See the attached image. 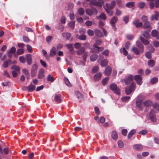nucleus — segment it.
<instances>
[{
    "instance_id": "13",
    "label": "nucleus",
    "mask_w": 159,
    "mask_h": 159,
    "mask_svg": "<svg viewBox=\"0 0 159 159\" xmlns=\"http://www.w3.org/2000/svg\"><path fill=\"white\" fill-rule=\"evenodd\" d=\"M136 46L139 48L141 52H143L144 51V47L143 45L139 41L136 42Z\"/></svg>"
},
{
    "instance_id": "23",
    "label": "nucleus",
    "mask_w": 159,
    "mask_h": 159,
    "mask_svg": "<svg viewBox=\"0 0 159 159\" xmlns=\"http://www.w3.org/2000/svg\"><path fill=\"white\" fill-rule=\"evenodd\" d=\"M112 69L110 66H107L105 69V74L107 75H109L111 73Z\"/></svg>"
},
{
    "instance_id": "27",
    "label": "nucleus",
    "mask_w": 159,
    "mask_h": 159,
    "mask_svg": "<svg viewBox=\"0 0 159 159\" xmlns=\"http://www.w3.org/2000/svg\"><path fill=\"white\" fill-rule=\"evenodd\" d=\"M131 51H133L136 55H139L140 52H141L140 50H139L137 48L134 46L132 47Z\"/></svg>"
},
{
    "instance_id": "14",
    "label": "nucleus",
    "mask_w": 159,
    "mask_h": 159,
    "mask_svg": "<svg viewBox=\"0 0 159 159\" xmlns=\"http://www.w3.org/2000/svg\"><path fill=\"white\" fill-rule=\"evenodd\" d=\"M26 60L27 63L29 65H30L32 62V55L30 54L26 55Z\"/></svg>"
},
{
    "instance_id": "7",
    "label": "nucleus",
    "mask_w": 159,
    "mask_h": 159,
    "mask_svg": "<svg viewBox=\"0 0 159 159\" xmlns=\"http://www.w3.org/2000/svg\"><path fill=\"white\" fill-rule=\"evenodd\" d=\"M118 20V18L116 16H113L110 20V23L111 25V26L114 28V30H116V25L115 23H116Z\"/></svg>"
},
{
    "instance_id": "32",
    "label": "nucleus",
    "mask_w": 159,
    "mask_h": 159,
    "mask_svg": "<svg viewBox=\"0 0 159 159\" xmlns=\"http://www.w3.org/2000/svg\"><path fill=\"white\" fill-rule=\"evenodd\" d=\"M136 132L135 129H133L128 134V139H130L132 137V136L135 134Z\"/></svg>"
},
{
    "instance_id": "42",
    "label": "nucleus",
    "mask_w": 159,
    "mask_h": 159,
    "mask_svg": "<svg viewBox=\"0 0 159 159\" xmlns=\"http://www.w3.org/2000/svg\"><path fill=\"white\" fill-rule=\"evenodd\" d=\"M102 41L100 40H98L96 41L95 43L93 45V46L95 47H98L97 45H100L102 43Z\"/></svg>"
},
{
    "instance_id": "9",
    "label": "nucleus",
    "mask_w": 159,
    "mask_h": 159,
    "mask_svg": "<svg viewBox=\"0 0 159 159\" xmlns=\"http://www.w3.org/2000/svg\"><path fill=\"white\" fill-rule=\"evenodd\" d=\"M134 79L138 85H140L142 83V77L140 75H136Z\"/></svg>"
},
{
    "instance_id": "53",
    "label": "nucleus",
    "mask_w": 159,
    "mask_h": 159,
    "mask_svg": "<svg viewBox=\"0 0 159 159\" xmlns=\"http://www.w3.org/2000/svg\"><path fill=\"white\" fill-rule=\"evenodd\" d=\"M88 56V52H85L83 54V55L82 56L83 58V61L85 62L86 61V58Z\"/></svg>"
},
{
    "instance_id": "3",
    "label": "nucleus",
    "mask_w": 159,
    "mask_h": 159,
    "mask_svg": "<svg viewBox=\"0 0 159 159\" xmlns=\"http://www.w3.org/2000/svg\"><path fill=\"white\" fill-rule=\"evenodd\" d=\"M134 78V77L133 75H130L127 77H125L122 80V81H124L126 84L128 85L132 82Z\"/></svg>"
},
{
    "instance_id": "4",
    "label": "nucleus",
    "mask_w": 159,
    "mask_h": 159,
    "mask_svg": "<svg viewBox=\"0 0 159 159\" xmlns=\"http://www.w3.org/2000/svg\"><path fill=\"white\" fill-rule=\"evenodd\" d=\"M100 2H98L96 0H91L90 1L89 4L92 5L99 7H102V4L104 3L103 0H99Z\"/></svg>"
},
{
    "instance_id": "45",
    "label": "nucleus",
    "mask_w": 159,
    "mask_h": 159,
    "mask_svg": "<svg viewBox=\"0 0 159 159\" xmlns=\"http://www.w3.org/2000/svg\"><path fill=\"white\" fill-rule=\"evenodd\" d=\"M66 46L70 51H72L73 50V47L72 44H67L66 45Z\"/></svg>"
},
{
    "instance_id": "25",
    "label": "nucleus",
    "mask_w": 159,
    "mask_h": 159,
    "mask_svg": "<svg viewBox=\"0 0 159 159\" xmlns=\"http://www.w3.org/2000/svg\"><path fill=\"white\" fill-rule=\"evenodd\" d=\"M98 57V55L96 54H93L90 57V60L91 61H96Z\"/></svg>"
},
{
    "instance_id": "30",
    "label": "nucleus",
    "mask_w": 159,
    "mask_h": 159,
    "mask_svg": "<svg viewBox=\"0 0 159 159\" xmlns=\"http://www.w3.org/2000/svg\"><path fill=\"white\" fill-rule=\"evenodd\" d=\"M75 94L78 99L80 100H82L83 97L82 95L80 92L77 91L75 92Z\"/></svg>"
},
{
    "instance_id": "5",
    "label": "nucleus",
    "mask_w": 159,
    "mask_h": 159,
    "mask_svg": "<svg viewBox=\"0 0 159 159\" xmlns=\"http://www.w3.org/2000/svg\"><path fill=\"white\" fill-rule=\"evenodd\" d=\"M135 89V87L134 84H132L130 86L126 88V93L127 95L130 94Z\"/></svg>"
},
{
    "instance_id": "19",
    "label": "nucleus",
    "mask_w": 159,
    "mask_h": 159,
    "mask_svg": "<svg viewBox=\"0 0 159 159\" xmlns=\"http://www.w3.org/2000/svg\"><path fill=\"white\" fill-rule=\"evenodd\" d=\"M104 8L108 15L111 16L113 15V11L111 10L112 9L111 8H109L106 7H104Z\"/></svg>"
},
{
    "instance_id": "1",
    "label": "nucleus",
    "mask_w": 159,
    "mask_h": 159,
    "mask_svg": "<svg viewBox=\"0 0 159 159\" xmlns=\"http://www.w3.org/2000/svg\"><path fill=\"white\" fill-rule=\"evenodd\" d=\"M142 95L140 94L137 97L136 101V105L140 110H142L143 108V103L142 102Z\"/></svg>"
},
{
    "instance_id": "28",
    "label": "nucleus",
    "mask_w": 159,
    "mask_h": 159,
    "mask_svg": "<svg viewBox=\"0 0 159 159\" xmlns=\"http://www.w3.org/2000/svg\"><path fill=\"white\" fill-rule=\"evenodd\" d=\"M111 137L112 139L115 140H116L117 139V134L115 131H113L112 132L111 134Z\"/></svg>"
},
{
    "instance_id": "31",
    "label": "nucleus",
    "mask_w": 159,
    "mask_h": 159,
    "mask_svg": "<svg viewBox=\"0 0 159 159\" xmlns=\"http://www.w3.org/2000/svg\"><path fill=\"white\" fill-rule=\"evenodd\" d=\"M56 49L55 47H53L50 51V55L51 57H53L56 54Z\"/></svg>"
},
{
    "instance_id": "33",
    "label": "nucleus",
    "mask_w": 159,
    "mask_h": 159,
    "mask_svg": "<svg viewBox=\"0 0 159 159\" xmlns=\"http://www.w3.org/2000/svg\"><path fill=\"white\" fill-rule=\"evenodd\" d=\"M95 35L98 37H101L103 36L102 32L100 30H95Z\"/></svg>"
},
{
    "instance_id": "57",
    "label": "nucleus",
    "mask_w": 159,
    "mask_h": 159,
    "mask_svg": "<svg viewBox=\"0 0 159 159\" xmlns=\"http://www.w3.org/2000/svg\"><path fill=\"white\" fill-rule=\"evenodd\" d=\"M108 80V77H107L104 79L102 81V84L103 85H105L107 82Z\"/></svg>"
},
{
    "instance_id": "56",
    "label": "nucleus",
    "mask_w": 159,
    "mask_h": 159,
    "mask_svg": "<svg viewBox=\"0 0 159 159\" xmlns=\"http://www.w3.org/2000/svg\"><path fill=\"white\" fill-rule=\"evenodd\" d=\"M88 34L90 36H92L94 35V33L93 30H91L89 29L87 31Z\"/></svg>"
},
{
    "instance_id": "38",
    "label": "nucleus",
    "mask_w": 159,
    "mask_h": 159,
    "mask_svg": "<svg viewBox=\"0 0 159 159\" xmlns=\"http://www.w3.org/2000/svg\"><path fill=\"white\" fill-rule=\"evenodd\" d=\"M95 48L97 49V50L92 51L93 52L98 53L99 52L102 51L104 49V48L102 47H100L98 46Z\"/></svg>"
},
{
    "instance_id": "61",
    "label": "nucleus",
    "mask_w": 159,
    "mask_h": 159,
    "mask_svg": "<svg viewBox=\"0 0 159 159\" xmlns=\"http://www.w3.org/2000/svg\"><path fill=\"white\" fill-rule=\"evenodd\" d=\"M120 50L121 52H122L123 53V54L125 55L126 56L128 55V52L125 50V48H123L122 50L121 49H120Z\"/></svg>"
},
{
    "instance_id": "8",
    "label": "nucleus",
    "mask_w": 159,
    "mask_h": 159,
    "mask_svg": "<svg viewBox=\"0 0 159 159\" xmlns=\"http://www.w3.org/2000/svg\"><path fill=\"white\" fill-rule=\"evenodd\" d=\"M38 68V66L37 64H34L33 65L31 70V74L32 77H34L36 75Z\"/></svg>"
},
{
    "instance_id": "40",
    "label": "nucleus",
    "mask_w": 159,
    "mask_h": 159,
    "mask_svg": "<svg viewBox=\"0 0 159 159\" xmlns=\"http://www.w3.org/2000/svg\"><path fill=\"white\" fill-rule=\"evenodd\" d=\"M97 18L99 19L100 18L104 20L106 19L107 17L106 15L104 13H102L100 16L97 17Z\"/></svg>"
},
{
    "instance_id": "16",
    "label": "nucleus",
    "mask_w": 159,
    "mask_h": 159,
    "mask_svg": "<svg viewBox=\"0 0 159 159\" xmlns=\"http://www.w3.org/2000/svg\"><path fill=\"white\" fill-rule=\"evenodd\" d=\"M133 23L137 28L142 26L143 25L142 23L140 22L138 20H134L133 21Z\"/></svg>"
},
{
    "instance_id": "24",
    "label": "nucleus",
    "mask_w": 159,
    "mask_h": 159,
    "mask_svg": "<svg viewBox=\"0 0 159 159\" xmlns=\"http://www.w3.org/2000/svg\"><path fill=\"white\" fill-rule=\"evenodd\" d=\"M151 25V23L150 22L148 21L144 22L143 25V28H150Z\"/></svg>"
},
{
    "instance_id": "51",
    "label": "nucleus",
    "mask_w": 159,
    "mask_h": 159,
    "mask_svg": "<svg viewBox=\"0 0 159 159\" xmlns=\"http://www.w3.org/2000/svg\"><path fill=\"white\" fill-rule=\"evenodd\" d=\"M48 80L51 82H53L54 81V78L51 75H49L47 77Z\"/></svg>"
},
{
    "instance_id": "21",
    "label": "nucleus",
    "mask_w": 159,
    "mask_h": 159,
    "mask_svg": "<svg viewBox=\"0 0 159 159\" xmlns=\"http://www.w3.org/2000/svg\"><path fill=\"white\" fill-rule=\"evenodd\" d=\"M28 92H31L33 91L35 88V86L34 85L31 84L27 87H25Z\"/></svg>"
},
{
    "instance_id": "29",
    "label": "nucleus",
    "mask_w": 159,
    "mask_h": 159,
    "mask_svg": "<svg viewBox=\"0 0 159 159\" xmlns=\"http://www.w3.org/2000/svg\"><path fill=\"white\" fill-rule=\"evenodd\" d=\"M102 75V73L101 72L96 74L94 76V79L95 80H99L101 78Z\"/></svg>"
},
{
    "instance_id": "58",
    "label": "nucleus",
    "mask_w": 159,
    "mask_h": 159,
    "mask_svg": "<svg viewBox=\"0 0 159 159\" xmlns=\"http://www.w3.org/2000/svg\"><path fill=\"white\" fill-rule=\"evenodd\" d=\"M145 56L148 59H151L152 58L151 54L150 52H148L146 53Z\"/></svg>"
},
{
    "instance_id": "18",
    "label": "nucleus",
    "mask_w": 159,
    "mask_h": 159,
    "mask_svg": "<svg viewBox=\"0 0 159 159\" xmlns=\"http://www.w3.org/2000/svg\"><path fill=\"white\" fill-rule=\"evenodd\" d=\"M133 148L134 150L139 151L142 150L143 149L142 145L139 144L134 145V146Z\"/></svg>"
},
{
    "instance_id": "17",
    "label": "nucleus",
    "mask_w": 159,
    "mask_h": 159,
    "mask_svg": "<svg viewBox=\"0 0 159 159\" xmlns=\"http://www.w3.org/2000/svg\"><path fill=\"white\" fill-rule=\"evenodd\" d=\"M44 70L43 69H40L38 75V77L39 79H42L44 77Z\"/></svg>"
},
{
    "instance_id": "12",
    "label": "nucleus",
    "mask_w": 159,
    "mask_h": 159,
    "mask_svg": "<svg viewBox=\"0 0 159 159\" xmlns=\"http://www.w3.org/2000/svg\"><path fill=\"white\" fill-rule=\"evenodd\" d=\"M159 18V12L157 11H155V14L152 15L151 17V20L152 21L155 20H157Z\"/></svg>"
},
{
    "instance_id": "35",
    "label": "nucleus",
    "mask_w": 159,
    "mask_h": 159,
    "mask_svg": "<svg viewBox=\"0 0 159 159\" xmlns=\"http://www.w3.org/2000/svg\"><path fill=\"white\" fill-rule=\"evenodd\" d=\"M148 66L149 67H152L155 65L154 61L153 60H149L148 62Z\"/></svg>"
},
{
    "instance_id": "54",
    "label": "nucleus",
    "mask_w": 159,
    "mask_h": 159,
    "mask_svg": "<svg viewBox=\"0 0 159 159\" xmlns=\"http://www.w3.org/2000/svg\"><path fill=\"white\" fill-rule=\"evenodd\" d=\"M86 12L87 14L89 16H91L93 14L91 9H87L86 10Z\"/></svg>"
},
{
    "instance_id": "63",
    "label": "nucleus",
    "mask_w": 159,
    "mask_h": 159,
    "mask_svg": "<svg viewBox=\"0 0 159 159\" xmlns=\"http://www.w3.org/2000/svg\"><path fill=\"white\" fill-rule=\"evenodd\" d=\"M81 44L79 43H76L74 44L75 47L78 49L81 47Z\"/></svg>"
},
{
    "instance_id": "41",
    "label": "nucleus",
    "mask_w": 159,
    "mask_h": 159,
    "mask_svg": "<svg viewBox=\"0 0 159 159\" xmlns=\"http://www.w3.org/2000/svg\"><path fill=\"white\" fill-rule=\"evenodd\" d=\"M11 69L12 70H14V71H17L18 73H20V68L19 67L16 66H11Z\"/></svg>"
},
{
    "instance_id": "2",
    "label": "nucleus",
    "mask_w": 159,
    "mask_h": 159,
    "mask_svg": "<svg viewBox=\"0 0 159 159\" xmlns=\"http://www.w3.org/2000/svg\"><path fill=\"white\" fill-rule=\"evenodd\" d=\"M110 89L114 91V92L120 95V89L117 87V85L114 84L112 83L110 85Z\"/></svg>"
},
{
    "instance_id": "15",
    "label": "nucleus",
    "mask_w": 159,
    "mask_h": 159,
    "mask_svg": "<svg viewBox=\"0 0 159 159\" xmlns=\"http://www.w3.org/2000/svg\"><path fill=\"white\" fill-rule=\"evenodd\" d=\"M152 35L157 39H159V32L156 30H154L152 31Z\"/></svg>"
},
{
    "instance_id": "44",
    "label": "nucleus",
    "mask_w": 159,
    "mask_h": 159,
    "mask_svg": "<svg viewBox=\"0 0 159 159\" xmlns=\"http://www.w3.org/2000/svg\"><path fill=\"white\" fill-rule=\"evenodd\" d=\"M78 12L79 14L81 16L83 15L84 12V11L82 8H80L78 9Z\"/></svg>"
},
{
    "instance_id": "22",
    "label": "nucleus",
    "mask_w": 159,
    "mask_h": 159,
    "mask_svg": "<svg viewBox=\"0 0 159 159\" xmlns=\"http://www.w3.org/2000/svg\"><path fill=\"white\" fill-rule=\"evenodd\" d=\"M61 95L60 94H57L55 95L54 100L57 103H59L61 101Z\"/></svg>"
},
{
    "instance_id": "10",
    "label": "nucleus",
    "mask_w": 159,
    "mask_h": 159,
    "mask_svg": "<svg viewBox=\"0 0 159 159\" xmlns=\"http://www.w3.org/2000/svg\"><path fill=\"white\" fill-rule=\"evenodd\" d=\"M116 4V2L115 0H112L111 1L110 4L106 3L105 4V7H108L109 8L113 9L115 7Z\"/></svg>"
},
{
    "instance_id": "37",
    "label": "nucleus",
    "mask_w": 159,
    "mask_h": 159,
    "mask_svg": "<svg viewBox=\"0 0 159 159\" xmlns=\"http://www.w3.org/2000/svg\"><path fill=\"white\" fill-rule=\"evenodd\" d=\"M64 80L66 85L69 87H70L71 86V84L69 80L67 77H65L64 78Z\"/></svg>"
},
{
    "instance_id": "62",
    "label": "nucleus",
    "mask_w": 159,
    "mask_h": 159,
    "mask_svg": "<svg viewBox=\"0 0 159 159\" xmlns=\"http://www.w3.org/2000/svg\"><path fill=\"white\" fill-rule=\"evenodd\" d=\"M126 37L129 40H132L134 38L133 35L130 34H127L126 36Z\"/></svg>"
},
{
    "instance_id": "6",
    "label": "nucleus",
    "mask_w": 159,
    "mask_h": 159,
    "mask_svg": "<svg viewBox=\"0 0 159 159\" xmlns=\"http://www.w3.org/2000/svg\"><path fill=\"white\" fill-rule=\"evenodd\" d=\"M156 112L155 109H152L149 114V119L152 121H155L156 120L155 113Z\"/></svg>"
},
{
    "instance_id": "34",
    "label": "nucleus",
    "mask_w": 159,
    "mask_h": 159,
    "mask_svg": "<svg viewBox=\"0 0 159 159\" xmlns=\"http://www.w3.org/2000/svg\"><path fill=\"white\" fill-rule=\"evenodd\" d=\"M75 22L74 21H72L68 23V26L70 29H73L74 28Z\"/></svg>"
},
{
    "instance_id": "50",
    "label": "nucleus",
    "mask_w": 159,
    "mask_h": 159,
    "mask_svg": "<svg viewBox=\"0 0 159 159\" xmlns=\"http://www.w3.org/2000/svg\"><path fill=\"white\" fill-rule=\"evenodd\" d=\"M143 35L146 38H149L150 36L149 33L147 31L144 32L143 34Z\"/></svg>"
},
{
    "instance_id": "36",
    "label": "nucleus",
    "mask_w": 159,
    "mask_h": 159,
    "mask_svg": "<svg viewBox=\"0 0 159 159\" xmlns=\"http://www.w3.org/2000/svg\"><path fill=\"white\" fill-rule=\"evenodd\" d=\"M144 106L148 107L152 104V102L150 100H147L143 102Z\"/></svg>"
},
{
    "instance_id": "60",
    "label": "nucleus",
    "mask_w": 159,
    "mask_h": 159,
    "mask_svg": "<svg viewBox=\"0 0 159 159\" xmlns=\"http://www.w3.org/2000/svg\"><path fill=\"white\" fill-rule=\"evenodd\" d=\"M27 48V50L29 52H33L32 50V48L31 47L29 44H28L26 46Z\"/></svg>"
},
{
    "instance_id": "39",
    "label": "nucleus",
    "mask_w": 159,
    "mask_h": 159,
    "mask_svg": "<svg viewBox=\"0 0 159 159\" xmlns=\"http://www.w3.org/2000/svg\"><path fill=\"white\" fill-rule=\"evenodd\" d=\"M16 51V48L14 47H12L9 50L7 51V53H13Z\"/></svg>"
},
{
    "instance_id": "20",
    "label": "nucleus",
    "mask_w": 159,
    "mask_h": 159,
    "mask_svg": "<svg viewBox=\"0 0 159 159\" xmlns=\"http://www.w3.org/2000/svg\"><path fill=\"white\" fill-rule=\"evenodd\" d=\"M85 51V48L84 47H82L77 51V54L78 55H80L86 52Z\"/></svg>"
},
{
    "instance_id": "64",
    "label": "nucleus",
    "mask_w": 159,
    "mask_h": 159,
    "mask_svg": "<svg viewBox=\"0 0 159 159\" xmlns=\"http://www.w3.org/2000/svg\"><path fill=\"white\" fill-rule=\"evenodd\" d=\"M153 44L156 47H159V42L157 41H155L153 42Z\"/></svg>"
},
{
    "instance_id": "43",
    "label": "nucleus",
    "mask_w": 159,
    "mask_h": 159,
    "mask_svg": "<svg viewBox=\"0 0 159 159\" xmlns=\"http://www.w3.org/2000/svg\"><path fill=\"white\" fill-rule=\"evenodd\" d=\"M130 99V97L129 96L123 97L121 98V100L124 102H127Z\"/></svg>"
},
{
    "instance_id": "46",
    "label": "nucleus",
    "mask_w": 159,
    "mask_h": 159,
    "mask_svg": "<svg viewBox=\"0 0 159 159\" xmlns=\"http://www.w3.org/2000/svg\"><path fill=\"white\" fill-rule=\"evenodd\" d=\"M107 59L103 60L101 62V65L102 66H106L107 64Z\"/></svg>"
},
{
    "instance_id": "47",
    "label": "nucleus",
    "mask_w": 159,
    "mask_h": 159,
    "mask_svg": "<svg viewBox=\"0 0 159 159\" xmlns=\"http://www.w3.org/2000/svg\"><path fill=\"white\" fill-rule=\"evenodd\" d=\"M8 61L11 62V60H9L8 61H5L4 62L2 66L4 68H6L9 65Z\"/></svg>"
},
{
    "instance_id": "11",
    "label": "nucleus",
    "mask_w": 159,
    "mask_h": 159,
    "mask_svg": "<svg viewBox=\"0 0 159 159\" xmlns=\"http://www.w3.org/2000/svg\"><path fill=\"white\" fill-rule=\"evenodd\" d=\"M62 35L67 40L71 41L72 39V38L71 37V35L69 33H62Z\"/></svg>"
},
{
    "instance_id": "48",
    "label": "nucleus",
    "mask_w": 159,
    "mask_h": 159,
    "mask_svg": "<svg viewBox=\"0 0 159 159\" xmlns=\"http://www.w3.org/2000/svg\"><path fill=\"white\" fill-rule=\"evenodd\" d=\"M24 52V50L23 48H19L17 50V53L18 55L22 54Z\"/></svg>"
},
{
    "instance_id": "26",
    "label": "nucleus",
    "mask_w": 159,
    "mask_h": 159,
    "mask_svg": "<svg viewBox=\"0 0 159 159\" xmlns=\"http://www.w3.org/2000/svg\"><path fill=\"white\" fill-rule=\"evenodd\" d=\"M140 39L141 42L145 45H148L149 43V42L141 36L140 37Z\"/></svg>"
},
{
    "instance_id": "59",
    "label": "nucleus",
    "mask_w": 159,
    "mask_h": 159,
    "mask_svg": "<svg viewBox=\"0 0 159 159\" xmlns=\"http://www.w3.org/2000/svg\"><path fill=\"white\" fill-rule=\"evenodd\" d=\"M19 60L22 63H25V59L23 56H20L19 57Z\"/></svg>"
},
{
    "instance_id": "55",
    "label": "nucleus",
    "mask_w": 159,
    "mask_h": 159,
    "mask_svg": "<svg viewBox=\"0 0 159 159\" xmlns=\"http://www.w3.org/2000/svg\"><path fill=\"white\" fill-rule=\"evenodd\" d=\"M78 38L81 40H85L86 39V37L85 35L82 34L81 35L79 36Z\"/></svg>"
},
{
    "instance_id": "52",
    "label": "nucleus",
    "mask_w": 159,
    "mask_h": 159,
    "mask_svg": "<svg viewBox=\"0 0 159 159\" xmlns=\"http://www.w3.org/2000/svg\"><path fill=\"white\" fill-rule=\"evenodd\" d=\"M126 7L131 8L134 6V4L133 2H129L126 4Z\"/></svg>"
},
{
    "instance_id": "49",
    "label": "nucleus",
    "mask_w": 159,
    "mask_h": 159,
    "mask_svg": "<svg viewBox=\"0 0 159 159\" xmlns=\"http://www.w3.org/2000/svg\"><path fill=\"white\" fill-rule=\"evenodd\" d=\"M157 81L158 78L156 77H155L151 79V82L152 84H154L156 83Z\"/></svg>"
}]
</instances>
